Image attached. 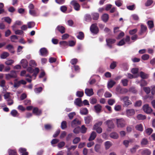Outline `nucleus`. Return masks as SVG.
I'll list each match as a JSON object with an SVG mask.
<instances>
[{"label":"nucleus","instance_id":"nucleus-1","mask_svg":"<svg viewBox=\"0 0 155 155\" xmlns=\"http://www.w3.org/2000/svg\"><path fill=\"white\" fill-rule=\"evenodd\" d=\"M120 100L124 103V106L127 107L131 104L132 102L129 100V97L127 96H122L120 97Z\"/></svg>","mask_w":155,"mask_h":155},{"label":"nucleus","instance_id":"nucleus-2","mask_svg":"<svg viewBox=\"0 0 155 155\" xmlns=\"http://www.w3.org/2000/svg\"><path fill=\"white\" fill-rule=\"evenodd\" d=\"M5 78L7 80H9L12 78H15L17 77V72L15 71H11L10 73L5 74Z\"/></svg>","mask_w":155,"mask_h":155},{"label":"nucleus","instance_id":"nucleus-3","mask_svg":"<svg viewBox=\"0 0 155 155\" xmlns=\"http://www.w3.org/2000/svg\"><path fill=\"white\" fill-rule=\"evenodd\" d=\"M116 91L120 94H125L128 91V90L125 88H122L120 85L117 86L116 88Z\"/></svg>","mask_w":155,"mask_h":155},{"label":"nucleus","instance_id":"nucleus-4","mask_svg":"<svg viewBox=\"0 0 155 155\" xmlns=\"http://www.w3.org/2000/svg\"><path fill=\"white\" fill-rule=\"evenodd\" d=\"M91 32L94 34H97L99 31L98 27L97 26V24L94 23L92 24L90 28Z\"/></svg>","mask_w":155,"mask_h":155},{"label":"nucleus","instance_id":"nucleus-5","mask_svg":"<svg viewBox=\"0 0 155 155\" xmlns=\"http://www.w3.org/2000/svg\"><path fill=\"white\" fill-rule=\"evenodd\" d=\"M70 4L72 5L75 9L76 11H78L80 10V5L78 3L77 1L73 0L72 1Z\"/></svg>","mask_w":155,"mask_h":155},{"label":"nucleus","instance_id":"nucleus-6","mask_svg":"<svg viewBox=\"0 0 155 155\" xmlns=\"http://www.w3.org/2000/svg\"><path fill=\"white\" fill-rule=\"evenodd\" d=\"M143 109L144 111L147 114H149L152 111V109L147 104H145L143 106Z\"/></svg>","mask_w":155,"mask_h":155},{"label":"nucleus","instance_id":"nucleus-7","mask_svg":"<svg viewBox=\"0 0 155 155\" xmlns=\"http://www.w3.org/2000/svg\"><path fill=\"white\" fill-rule=\"evenodd\" d=\"M117 123L118 127H123L125 125V121L123 118L117 119Z\"/></svg>","mask_w":155,"mask_h":155},{"label":"nucleus","instance_id":"nucleus-8","mask_svg":"<svg viewBox=\"0 0 155 155\" xmlns=\"http://www.w3.org/2000/svg\"><path fill=\"white\" fill-rule=\"evenodd\" d=\"M116 41V40L114 39H106V42L107 45L110 48H112V44L114 43Z\"/></svg>","mask_w":155,"mask_h":155},{"label":"nucleus","instance_id":"nucleus-9","mask_svg":"<svg viewBox=\"0 0 155 155\" xmlns=\"http://www.w3.org/2000/svg\"><path fill=\"white\" fill-rule=\"evenodd\" d=\"M40 55L42 56L46 57L48 54V52L46 48H41L39 50Z\"/></svg>","mask_w":155,"mask_h":155},{"label":"nucleus","instance_id":"nucleus-10","mask_svg":"<svg viewBox=\"0 0 155 155\" xmlns=\"http://www.w3.org/2000/svg\"><path fill=\"white\" fill-rule=\"evenodd\" d=\"M126 115L128 117L134 115L135 114V111L133 109H127L126 110Z\"/></svg>","mask_w":155,"mask_h":155},{"label":"nucleus","instance_id":"nucleus-11","mask_svg":"<svg viewBox=\"0 0 155 155\" xmlns=\"http://www.w3.org/2000/svg\"><path fill=\"white\" fill-rule=\"evenodd\" d=\"M105 123L109 128L111 129L114 128V125L111 120H107Z\"/></svg>","mask_w":155,"mask_h":155},{"label":"nucleus","instance_id":"nucleus-12","mask_svg":"<svg viewBox=\"0 0 155 155\" xmlns=\"http://www.w3.org/2000/svg\"><path fill=\"white\" fill-rule=\"evenodd\" d=\"M81 124V122L80 121L77 119H75L72 122L71 126L72 127H74L80 124Z\"/></svg>","mask_w":155,"mask_h":155},{"label":"nucleus","instance_id":"nucleus-13","mask_svg":"<svg viewBox=\"0 0 155 155\" xmlns=\"http://www.w3.org/2000/svg\"><path fill=\"white\" fill-rule=\"evenodd\" d=\"M85 93L88 96H91L94 94L92 89L86 88L85 90Z\"/></svg>","mask_w":155,"mask_h":155},{"label":"nucleus","instance_id":"nucleus-14","mask_svg":"<svg viewBox=\"0 0 155 155\" xmlns=\"http://www.w3.org/2000/svg\"><path fill=\"white\" fill-rule=\"evenodd\" d=\"M92 117L90 116H88L84 117L85 123L86 124H90L92 120Z\"/></svg>","mask_w":155,"mask_h":155},{"label":"nucleus","instance_id":"nucleus-15","mask_svg":"<svg viewBox=\"0 0 155 155\" xmlns=\"http://www.w3.org/2000/svg\"><path fill=\"white\" fill-rule=\"evenodd\" d=\"M92 18L89 14H85L84 17V20L87 22H90L91 21Z\"/></svg>","mask_w":155,"mask_h":155},{"label":"nucleus","instance_id":"nucleus-16","mask_svg":"<svg viewBox=\"0 0 155 155\" xmlns=\"http://www.w3.org/2000/svg\"><path fill=\"white\" fill-rule=\"evenodd\" d=\"M33 113L37 115H40L42 113L41 110H39L37 107L34 108L33 110Z\"/></svg>","mask_w":155,"mask_h":155},{"label":"nucleus","instance_id":"nucleus-17","mask_svg":"<svg viewBox=\"0 0 155 155\" xmlns=\"http://www.w3.org/2000/svg\"><path fill=\"white\" fill-rule=\"evenodd\" d=\"M20 63L23 68H26L28 65V62L25 59H22L21 60Z\"/></svg>","mask_w":155,"mask_h":155},{"label":"nucleus","instance_id":"nucleus-18","mask_svg":"<svg viewBox=\"0 0 155 155\" xmlns=\"http://www.w3.org/2000/svg\"><path fill=\"white\" fill-rule=\"evenodd\" d=\"M141 153L142 155H150L151 152L149 149H145L142 151Z\"/></svg>","mask_w":155,"mask_h":155},{"label":"nucleus","instance_id":"nucleus-19","mask_svg":"<svg viewBox=\"0 0 155 155\" xmlns=\"http://www.w3.org/2000/svg\"><path fill=\"white\" fill-rule=\"evenodd\" d=\"M97 136L96 133L94 131H92L91 133L90 137L88 139L89 141H91L94 140Z\"/></svg>","mask_w":155,"mask_h":155},{"label":"nucleus","instance_id":"nucleus-20","mask_svg":"<svg viewBox=\"0 0 155 155\" xmlns=\"http://www.w3.org/2000/svg\"><path fill=\"white\" fill-rule=\"evenodd\" d=\"M116 82L113 80H110L108 82L107 87L108 88H112L115 84Z\"/></svg>","mask_w":155,"mask_h":155},{"label":"nucleus","instance_id":"nucleus-21","mask_svg":"<svg viewBox=\"0 0 155 155\" xmlns=\"http://www.w3.org/2000/svg\"><path fill=\"white\" fill-rule=\"evenodd\" d=\"M94 108L97 113H100L101 110L102 106L99 104H97L94 106Z\"/></svg>","mask_w":155,"mask_h":155},{"label":"nucleus","instance_id":"nucleus-22","mask_svg":"<svg viewBox=\"0 0 155 155\" xmlns=\"http://www.w3.org/2000/svg\"><path fill=\"white\" fill-rule=\"evenodd\" d=\"M91 15L93 20H97L99 18V13L96 12H93L91 13Z\"/></svg>","mask_w":155,"mask_h":155},{"label":"nucleus","instance_id":"nucleus-23","mask_svg":"<svg viewBox=\"0 0 155 155\" xmlns=\"http://www.w3.org/2000/svg\"><path fill=\"white\" fill-rule=\"evenodd\" d=\"M29 13L31 15L33 16H37L39 15V13L37 12L35 10H29Z\"/></svg>","mask_w":155,"mask_h":155},{"label":"nucleus","instance_id":"nucleus-24","mask_svg":"<svg viewBox=\"0 0 155 155\" xmlns=\"http://www.w3.org/2000/svg\"><path fill=\"white\" fill-rule=\"evenodd\" d=\"M147 29V28L146 25L143 24L141 25V29L140 30V34L142 35L143 33L146 32Z\"/></svg>","mask_w":155,"mask_h":155},{"label":"nucleus","instance_id":"nucleus-25","mask_svg":"<svg viewBox=\"0 0 155 155\" xmlns=\"http://www.w3.org/2000/svg\"><path fill=\"white\" fill-rule=\"evenodd\" d=\"M140 147V146L138 145H134L133 147L130 149V151L132 153H136L137 150Z\"/></svg>","mask_w":155,"mask_h":155},{"label":"nucleus","instance_id":"nucleus-26","mask_svg":"<svg viewBox=\"0 0 155 155\" xmlns=\"http://www.w3.org/2000/svg\"><path fill=\"white\" fill-rule=\"evenodd\" d=\"M110 137L114 139H117L119 137L118 134L115 132H113L110 134Z\"/></svg>","mask_w":155,"mask_h":155},{"label":"nucleus","instance_id":"nucleus-27","mask_svg":"<svg viewBox=\"0 0 155 155\" xmlns=\"http://www.w3.org/2000/svg\"><path fill=\"white\" fill-rule=\"evenodd\" d=\"M74 103L76 105L79 107L81 106L82 104L81 98H77L74 101Z\"/></svg>","mask_w":155,"mask_h":155},{"label":"nucleus","instance_id":"nucleus-28","mask_svg":"<svg viewBox=\"0 0 155 155\" xmlns=\"http://www.w3.org/2000/svg\"><path fill=\"white\" fill-rule=\"evenodd\" d=\"M57 28L58 31L62 34L65 32V28L63 26L58 25L57 26Z\"/></svg>","mask_w":155,"mask_h":155},{"label":"nucleus","instance_id":"nucleus-29","mask_svg":"<svg viewBox=\"0 0 155 155\" xmlns=\"http://www.w3.org/2000/svg\"><path fill=\"white\" fill-rule=\"evenodd\" d=\"M102 19L104 22H107L109 19L108 15L107 14H104L102 17Z\"/></svg>","mask_w":155,"mask_h":155},{"label":"nucleus","instance_id":"nucleus-30","mask_svg":"<svg viewBox=\"0 0 155 155\" xmlns=\"http://www.w3.org/2000/svg\"><path fill=\"white\" fill-rule=\"evenodd\" d=\"M140 76L142 78H147L148 77V75L146 74L142 71H141L140 73Z\"/></svg>","mask_w":155,"mask_h":155},{"label":"nucleus","instance_id":"nucleus-31","mask_svg":"<svg viewBox=\"0 0 155 155\" xmlns=\"http://www.w3.org/2000/svg\"><path fill=\"white\" fill-rule=\"evenodd\" d=\"M128 80L126 79H122L121 81L123 86L125 87L128 85Z\"/></svg>","mask_w":155,"mask_h":155},{"label":"nucleus","instance_id":"nucleus-32","mask_svg":"<svg viewBox=\"0 0 155 155\" xmlns=\"http://www.w3.org/2000/svg\"><path fill=\"white\" fill-rule=\"evenodd\" d=\"M135 128L137 130L140 131H143V126L141 124L137 125L135 126Z\"/></svg>","mask_w":155,"mask_h":155},{"label":"nucleus","instance_id":"nucleus-33","mask_svg":"<svg viewBox=\"0 0 155 155\" xmlns=\"http://www.w3.org/2000/svg\"><path fill=\"white\" fill-rule=\"evenodd\" d=\"M80 113L82 115H86L88 113V110L86 108H81Z\"/></svg>","mask_w":155,"mask_h":155},{"label":"nucleus","instance_id":"nucleus-34","mask_svg":"<svg viewBox=\"0 0 155 155\" xmlns=\"http://www.w3.org/2000/svg\"><path fill=\"white\" fill-rule=\"evenodd\" d=\"M84 37V33L81 31L79 32L78 35L77 36V38L79 39L82 40Z\"/></svg>","mask_w":155,"mask_h":155},{"label":"nucleus","instance_id":"nucleus-35","mask_svg":"<svg viewBox=\"0 0 155 155\" xmlns=\"http://www.w3.org/2000/svg\"><path fill=\"white\" fill-rule=\"evenodd\" d=\"M112 145L111 143L109 141H107L105 142V146L106 149H108Z\"/></svg>","mask_w":155,"mask_h":155},{"label":"nucleus","instance_id":"nucleus-36","mask_svg":"<svg viewBox=\"0 0 155 155\" xmlns=\"http://www.w3.org/2000/svg\"><path fill=\"white\" fill-rule=\"evenodd\" d=\"M6 48L7 49H8L11 53H14V48L12 45H9L7 46Z\"/></svg>","mask_w":155,"mask_h":155},{"label":"nucleus","instance_id":"nucleus-37","mask_svg":"<svg viewBox=\"0 0 155 155\" xmlns=\"http://www.w3.org/2000/svg\"><path fill=\"white\" fill-rule=\"evenodd\" d=\"M9 54L7 52H4L1 55V57L2 59L6 58L8 56Z\"/></svg>","mask_w":155,"mask_h":155},{"label":"nucleus","instance_id":"nucleus-38","mask_svg":"<svg viewBox=\"0 0 155 155\" xmlns=\"http://www.w3.org/2000/svg\"><path fill=\"white\" fill-rule=\"evenodd\" d=\"M147 25L148 26L149 28L151 29L154 27V24L153 21H149L147 22Z\"/></svg>","mask_w":155,"mask_h":155},{"label":"nucleus","instance_id":"nucleus-39","mask_svg":"<svg viewBox=\"0 0 155 155\" xmlns=\"http://www.w3.org/2000/svg\"><path fill=\"white\" fill-rule=\"evenodd\" d=\"M60 44L62 48L65 47L68 45V43L65 41H62L60 42Z\"/></svg>","mask_w":155,"mask_h":155},{"label":"nucleus","instance_id":"nucleus-40","mask_svg":"<svg viewBox=\"0 0 155 155\" xmlns=\"http://www.w3.org/2000/svg\"><path fill=\"white\" fill-rule=\"evenodd\" d=\"M137 118L139 120H143L146 118V117L141 114H139L137 115Z\"/></svg>","mask_w":155,"mask_h":155},{"label":"nucleus","instance_id":"nucleus-41","mask_svg":"<svg viewBox=\"0 0 155 155\" xmlns=\"http://www.w3.org/2000/svg\"><path fill=\"white\" fill-rule=\"evenodd\" d=\"M10 93L9 92H6L4 95V98L6 100L8 99H11V96H10Z\"/></svg>","mask_w":155,"mask_h":155},{"label":"nucleus","instance_id":"nucleus-42","mask_svg":"<svg viewBox=\"0 0 155 155\" xmlns=\"http://www.w3.org/2000/svg\"><path fill=\"white\" fill-rule=\"evenodd\" d=\"M80 130L82 133L84 134L86 133L87 129L85 127L84 125H82L80 128Z\"/></svg>","mask_w":155,"mask_h":155},{"label":"nucleus","instance_id":"nucleus-43","mask_svg":"<svg viewBox=\"0 0 155 155\" xmlns=\"http://www.w3.org/2000/svg\"><path fill=\"white\" fill-rule=\"evenodd\" d=\"M11 114L14 117H15L18 115V112L15 110H12L11 112Z\"/></svg>","mask_w":155,"mask_h":155},{"label":"nucleus","instance_id":"nucleus-44","mask_svg":"<svg viewBox=\"0 0 155 155\" xmlns=\"http://www.w3.org/2000/svg\"><path fill=\"white\" fill-rule=\"evenodd\" d=\"M148 143V141L147 139L143 138L141 142V144L142 146H144L147 144Z\"/></svg>","mask_w":155,"mask_h":155},{"label":"nucleus","instance_id":"nucleus-45","mask_svg":"<svg viewBox=\"0 0 155 155\" xmlns=\"http://www.w3.org/2000/svg\"><path fill=\"white\" fill-rule=\"evenodd\" d=\"M81 140V139L79 137H76L73 140V143L74 144H76L78 143Z\"/></svg>","mask_w":155,"mask_h":155},{"label":"nucleus","instance_id":"nucleus-46","mask_svg":"<svg viewBox=\"0 0 155 155\" xmlns=\"http://www.w3.org/2000/svg\"><path fill=\"white\" fill-rule=\"evenodd\" d=\"M2 20H4L8 24H10L12 21L11 19L9 17H5L2 18Z\"/></svg>","mask_w":155,"mask_h":155},{"label":"nucleus","instance_id":"nucleus-47","mask_svg":"<svg viewBox=\"0 0 155 155\" xmlns=\"http://www.w3.org/2000/svg\"><path fill=\"white\" fill-rule=\"evenodd\" d=\"M61 128L62 129H64L67 127V122L65 121H63L61 123Z\"/></svg>","mask_w":155,"mask_h":155},{"label":"nucleus","instance_id":"nucleus-48","mask_svg":"<svg viewBox=\"0 0 155 155\" xmlns=\"http://www.w3.org/2000/svg\"><path fill=\"white\" fill-rule=\"evenodd\" d=\"M94 129L96 130L98 134H100L102 132V129L101 127H94Z\"/></svg>","mask_w":155,"mask_h":155},{"label":"nucleus","instance_id":"nucleus-49","mask_svg":"<svg viewBox=\"0 0 155 155\" xmlns=\"http://www.w3.org/2000/svg\"><path fill=\"white\" fill-rule=\"evenodd\" d=\"M84 94L83 91H78L76 92V95L77 97H81L83 96Z\"/></svg>","mask_w":155,"mask_h":155},{"label":"nucleus","instance_id":"nucleus-50","mask_svg":"<svg viewBox=\"0 0 155 155\" xmlns=\"http://www.w3.org/2000/svg\"><path fill=\"white\" fill-rule=\"evenodd\" d=\"M8 153L9 155H17L16 152L14 150H9Z\"/></svg>","mask_w":155,"mask_h":155},{"label":"nucleus","instance_id":"nucleus-51","mask_svg":"<svg viewBox=\"0 0 155 155\" xmlns=\"http://www.w3.org/2000/svg\"><path fill=\"white\" fill-rule=\"evenodd\" d=\"M29 65L30 66L34 67L37 66V64L34 60H31L29 63Z\"/></svg>","mask_w":155,"mask_h":155},{"label":"nucleus","instance_id":"nucleus-52","mask_svg":"<svg viewBox=\"0 0 155 155\" xmlns=\"http://www.w3.org/2000/svg\"><path fill=\"white\" fill-rule=\"evenodd\" d=\"M115 102V100L114 99H110L108 100V104L110 105H112Z\"/></svg>","mask_w":155,"mask_h":155},{"label":"nucleus","instance_id":"nucleus-53","mask_svg":"<svg viewBox=\"0 0 155 155\" xmlns=\"http://www.w3.org/2000/svg\"><path fill=\"white\" fill-rule=\"evenodd\" d=\"M28 28H31L34 27L35 25V23L34 22L31 21L28 23Z\"/></svg>","mask_w":155,"mask_h":155},{"label":"nucleus","instance_id":"nucleus-54","mask_svg":"<svg viewBox=\"0 0 155 155\" xmlns=\"http://www.w3.org/2000/svg\"><path fill=\"white\" fill-rule=\"evenodd\" d=\"M39 69L38 68H36L34 70L33 72L34 73L33 74V75L35 76V77L36 76L37 74L39 73Z\"/></svg>","mask_w":155,"mask_h":155},{"label":"nucleus","instance_id":"nucleus-55","mask_svg":"<svg viewBox=\"0 0 155 155\" xmlns=\"http://www.w3.org/2000/svg\"><path fill=\"white\" fill-rule=\"evenodd\" d=\"M122 67L124 70H127L128 68V66L127 63H123L122 64Z\"/></svg>","mask_w":155,"mask_h":155},{"label":"nucleus","instance_id":"nucleus-56","mask_svg":"<svg viewBox=\"0 0 155 155\" xmlns=\"http://www.w3.org/2000/svg\"><path fill=\"white\" fill-rule=\"evenodd\" d=\"M131 142V140H125L123 141V144L126 147H128L130 142Z\"/></svg>","mask_w":155,"mask_h":155},{"label":"nucleus","instance_id":"nucleus-57","mask_svg":"<svg viewBox=\"0 0 155 155\" xmlns=\"http://www.w3.org/2000/svg\"><path fill=\"white\" fill-rule=\"evenodd\" d=\"M97 102V99L94 98L92 97L90 99V103L91 104H94Z\"/></svg>","mask_w":155,"mask_h":155},{"label":"nucleus","instance_id":"nucleus-58","mask_svg":"<svg viewBox=\"0 0 155 155\" xmlns=\"http://www.w3.org/2000/svg\"><path fill=\"white\" fill-rule=\"evenodd\" d=\"M143 89L147 94L150 93V88L149 87H144Z\"/></svg>","mask_w":155,"mask_h":155},{"label":"nucleus","instance_id":"nucleus-59","mask_svg":"<svg viewBox=\"0 0 155 155\" xmlns=\"http://www.w3.org/2000/svg\"><path fill=\"white\" fill-rule=\"evenodd\" d=\"M142 58L143 60H148L149 58V56L148 54H144L142 56Z\"/></svg>","mask_w":155,"mask_h":155},{"label":"nucleus","instance_id":"nucleus-60","mask_svg":"<svg viewBox=\"0 0 155 155\" xmlns=\"http://www.w3.org/2000/svg\"><path fill=\"white\" fill-rule=\"evenodd\" d=\"M116 64L117 62L116 61H113L110 65V68L111 69H114L116 66Z\"/></svg>","mask_w":155,"mask_h":155},{"label":"nucleus","instance_id":"nucleus-61","mask_svg":"<svg viewBox=\"0 0 155 155\" xmlns=\"http://www.w3.org/2000/svg\"><path fill=\"white\" fill-rule=\"evenodd\" d=\"M14 62V61L12 60H7L5 62V64L7 65H11L13 64Z\"/></svg>","mask_w":155,"mask_h":155},{"label":"nucleus","instance_id":"nucleus-62","mask_svg":"<svg viewBox=\"0 0 155 155\" xmlns=\"http://www.w3.org/2000/svg\"><path fill=\"white\" fill-rule=\"evenodd\" d=\"M42 90V88L41 87H39L36 88L34 89V91L36 93H39L41 92Z\"/></svg>","mask_w":155,"mask_h":155},{"label":"nucleus","instance_id":"nucleus-63","mask_svg":"<svg viewBox=\"0 0 155 155\" xmlns=\"http://www.w3.org/2000/svg\"><path fill=\"white\" fill-rule=\"evenodd\" d=\"M115 4L118 7L121 6L122 5V1L120 0H117L115 1Z\"/></svg>","mask_w":155,"mask_h":155},{"label":"nucleus","instance_id":"nucleus-64","mask_svg":"<svg viewBox=\"0 0 155 155\" xmlns=\"http://www.w3.org/2000/svg\"><path fill=\"white\" fill-rule=\"evenodd\" d=\"M60 9L62 12H64L66 11L67 8L66 6L63 5L60 7Z\"/></svg>","mask_w":155,"mask_h":155}]
</instances>
